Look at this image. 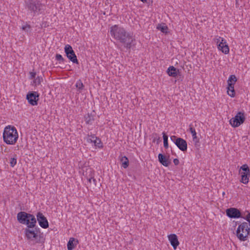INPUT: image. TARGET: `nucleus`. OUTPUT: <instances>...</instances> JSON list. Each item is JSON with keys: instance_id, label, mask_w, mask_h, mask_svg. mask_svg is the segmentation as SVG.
Returning a JSON list of instances; mask_svg holds the SVG:
<instances>
[{"instance_id": "obj_1", "label": "nucleus", "mask_w": 250, "mask_h": 250, "mask_svg": "<svg viewBox=\"0 0 250 250\" xmlns=\"http://www.w3.org/2000/svg\"><path fill=\"white\" fill-rule=\"evenodd\" d=\"M110 33L114 39L118 41L124 45V47L129 49L134 41L133 37L123 28L115 25L110 27Z\"/></svg>"}, {"instance_id": "obj_2", "label": "nucleus", "mask_w": 250, "mask_h": 250, "mask_svg": "<svg viewBox=\"0 0 250 250\" xmlns=\"http://www.w3.org/2000/svg\"><path fill=\"white\" fill-rule=\"evenodd\" d=\"M19 136L16 128L10 126H6L4 130L3 138L5 143L9 145L15 144Z\"/></svg>"}, {"instance_id": "obj_3", "label": "nucleus", "mask_w": 250, "mask_h": 250, "mask_svg": "<svg viewBox=\"0 0 250 250\" xmlns=\"http://www.w3.org/2000/svg\"><path fill=\"white\" fill-rule=\"evenodd\" d=\"M25 237L27 240L34 244L40 241L41 231L40 228L36 226L34 228H26L24 229Z\"/></svg>"}, {"instance_id": "obj_4", "label": "nucleus", "mask_w": 250, "mask_h": 250, "mask_svg": "<svg viewBox=\"0 0 250 250\" xmlns=\"http://www.w3.org/2000/svg\"><path fill=\"white\" fill-rule=\"evenodd\" d=\"M250 234V228L247 222H243L239 225L236 230V236L241 241H245Z\"/></svg>"}, {"instance_id": "obj_5", "label": "nucleus", "mask_w": 250, "mask_h": 250, "mask_svg": "<svg viewBox=\"0 0 250 250\" xmlns=\"http://www.w3.org/2000/svg\"><path fill=\"white\" fill-rule=\"evenodd\" d=\"M17 220L18 222L23 224V223H25V221L26 219H30L31 221L30 222L31 224L30 226H36L37 223V220L35 217L31 214L26 213L24 211H21L17 214Z\"/></svg>"}, {"instance_id": "obj_6", "label": "nucleus", "mask_w": 250, "mask_h": 250, "mask_svg": "<svg viewBox=\"0 0 250 250\" xmlns=\"http://www.w3.org/2000/svg\"><path fill=\"white\" fill-rule=\"evenodd\" d=\"M27 7L28 10L35 14L40 12L42 5L39 0H29L27 3Z\"/></svg>"}, {"instance_id": "obj_7", "label": "nucleus", "mask_w": 250, "mask_h": 250, "mask_svg": "<svg viewBox=\"0 0 250 250\" xmlns=\"http://www.w3.org/2000/svg\"><path fill=\"white\" fill-rule=\"evenodd\" d=\"M245 120V117L244 113L239 112L229 120L230 124L234 127H238L242 124Z\"/></svg>"}, {"instance_id": "obj_8", "label": "nucleus", "mask_w": 250, "mask_h": 250, "mask_svg": "<svg viewBox=\"0 0 250 250\" xmlns=\"http://www.w3.org/2000/svg\"><path fill=\"white\" fill-rule=\"evenodd\" d=\"M64 51L66 53L67 57L73 63H78V61L77 59L76 55L73 51L72 47L69 44L65 46Z\"/></svg>"}, {"instance_id": "obj_9", "label": "nucleus", "mask_w": 250, "mask_h": 250, "mask_svg": "<svg viewBox=\"0 0 250 250\" xmlns=\"http://www.w3.org/2000/svg\"><path fill=\"white\" fill-rule=\"evenodd\" d=\"M39 95L37 92H30L26 95V99L30 104L32 105H37L39 100Z\"/></svg>"}, {"instance_id": "obj_10", "label": "nucleus", "mask_w": 250, "mask_h": 250, "mask_svg": "<svg viewBox=\"0 0 250 250\" xmlns=\"http://www.w3.org/2000/svg\"><path fill=\"white\" fill-rule=\"evenodd\" d=\"M227 215L230 218H238L241 217V213L240 211L234 208H230L226 210Z\"/></svg>"}, {"instance_id": "obj_11", "label": "nucleus", "mask_w": 250, "mask_h": 250, "mask_svg": "<svg viewBox=\"0 0 250 250\" xmlns=\"http://www.w3.org/2000/svg\"><path fill=\"white\" fill-rule=\"evenodd\" d=\"M37 220L38 221L40 226L42 228L46 229L48 227L49 225L48 221L42 213L39 212L37 213Z\"/></svg>"}, {"instance_id": "obj_12", "label": "nucleus", "mask_w": 250, "mask_h": 250, "mask_svg": "<svg viewBox=\"0 0 250 250\" xmlns=\"http://www.w3.org/2000/svg\"><path fill=\"white\" fill-rule=\"evenodd\" d=\"M175 145L182 151L184 152L187 150V143L183 138H179V139H176Z\"/></svg>"}, {"instance_id": "obj_13", "label": "nucleus", "mask_w": 250, "mask_h": 250, "mask_svg": "<svg viewBox=\"0 0 250 250\" xmlns=\"http://www.w3.org/2000/svg\"><path fill=\"white\" fill-rule=\"evenodd\" d=\"M168 237L171 246L175 250L179 244L177 235L175 234H171L169 235Z\"/></svg>"}, {"instance_id": "obj_14", "label": "nucleus", "mask_w": 250, "mask_h": 250, "mask_svg": "<svg viewBox=\"0 0 250 250\" xmlns=\"http://www.w3.org/2000/svg\"><path fill=\"white\" fill-rule=\"evenodd\" d=\"M218 48L219 50H221L223 53H224L225 54H227L229 53V47L227 44V42H226V40L224 39V42H221L218 44Z\"/></svg>"}, {"instance_id": "obj_15", "label": "nucleus", "mask_w": 250, "mask_h": 250, "mask_svg": "<svg viewBox=\"0 0 250 250\" xmlns=\"http://www.w3.org/2000/svg\"><path fill=\"white\" fill-rule=\"evenodd\" d=\"M167 71L169 76L174 78H176L180 73L179 70L173 66H169Z\"/></svg>"}, {"instance_id": "obj_16", "label": "nucleus", "mask_w": 250, "mask_h": 250, "mask_svg": "<svg viewBox=\"0 0 250 250\" xmlns=\"http://www.w3.org/2000/svg\"><path fill=\"white\" fill-rule=\"evenodd\" d=\"M158 159L160 163L165 167L168 166L170 164V162L168 161V159L167 158L166 156L161 153L159 154Z\"/></svg>"}, {"instance_id": "obj_17", "label": "nucleus", "mask_w": 250, "mask_h": 250, "mask_svg": "<svg viewBox=\"0 0 250 250\" xmlns=\"http://www.w3.org/2000/svg\"><path fill=\"white\" fill-rule=\"evenodd\" d=\"M78 243V240H76L74 238H70L67 243L68 250H72L73 249H74Z\"/></svg>"}, {"instance_id": "obj_18", "label": "nucleus", "mask_w": 250, "mask_h": 250, "mask_svg": "<svg viewBox=\"0 0 250 250\" xmlns=\"http://www.w3.org/2000/svg\"><path fill=\"white\" fill-rule=\"evenodd\" d=\"M94 120V115L92 113H88L84 116V121L86 124L91 125Z\"/></svg>"}, {"instance_id": "obj_19", "label": "nucleus", "mask_w": 250, "mask_h": 250, "mask_svg": "<svg viewBox=\"0 0 250 250\" xmlns=\"http://www.w3.org/2000/svg\"><path fill=\"white\" fill-rule=\"evenodd\" d=\"M250 175V173L242 172L241 182L245 184H247L249 182Z\"/></svg>"}, {"instance_id": "obj_20", "label": "nucleus", "mask_w": 250, "mask_h": 250, "mask_svg": "<svg viewBox=\"0 0 250 250\" xmlns=\"http://www.w3.org/2000/svg\"><path fill=\"white\" fill-rule=\"evenodd\" d=\"M227 92L229 96L231 97H234L235 95V92L234 89V85L230 84L229 85H228L227 87Z\"/></svg>"}, {"instance_id": "obj_21", "label": "nucleus", "mask_w": 250, "mask_h": 250, "mask_svg": "<svg viewBox=\"0 0 250 250\" xmlns=\"http://www.w3.org/2000/svg\"><path fill=\"white\" fill-rule=\"evenodd\" d=\"M120 161L122 163V166L124 168H126L129 166V161L126 156H122L120 159Z\"/></svg>"}, {"instance_id": "obj_22", "label": "nucleus", "mask_w": 250, "mask_h": 250, "mask_svg": "<svg viewBox=\"0 0 250 250\" xmlns=\"http://www.w3.org/2000/svg\"><path fill=\"white\" fill-rule=\"evenodd\" d=\"M189 130L192 134L193 141L195 142V145H196V144L198 142V139L197 138L196 131L195 129L192 126H191V125L189 126Z\"/></svg>"}, {"instance_id": "obj_23", "label": "nucleus", "mask_w": 250, "mask_h": 250, "mask_svg": "<svg viewBox=\"0 0 250 250\" xmlns=\"http://www.w3.org/2000/svg\"><path fill=\"white\" fill-rule=\"evenodd\" d=\"M157 28L160 30L163 33H167L168 28L165 23L159 24L157 25Z\"/></svg>"}, {"instance_id": "obj_24", "label": "nucleus", "mask_w": 250, "mask_h": 250, "mask_svg": "<svg viewBox=\"0 0 250 250\" xmlns=\"http://www.w3.org/2000/svg\"><path fill=\"white\" fill-rule=\"evenodd\" d=\"M237 81V78L235 75H231L229 78L228 80V85H229L231 84V85H234Z\"/></svg>"}, {"instance_id": "obj_25", "label": "nucleus", "mask_w": 250, "mask_h": 250, "mask_svg": "<svg viewBox=\"0 0 250 250\" xmlns=\"http://www.w3.org/2000/svg\"><path fill=\"white\" fill-rule=\"evenodd\" d=\"M93 139H95L93 143L94 144L95 146H98V147H102V143L100 139L98 138L94 135H93Z\"/></svg>"}, {"instance_id": "obj_26", "label": "nucleus", "mask_w": 250, "mask_h": 250, "mask_svg": "<svg viewBox=\"0 0 250 250\" xmlns=\"http://www.w3.org/2000/svg\"><path fill=\"white\" fill-rule=\"evenodd\" d=\"M163 135L164 139V146L165 148L167 149L168 147V136L165 134V132L163 133Z\"/></svg>"}, {"instance_id": "obj_27", "label": "nucleus", "mask_w": 250, "mask_h": 250, "mask_svg": "<svg viewBox=\"0 0 250 250\" xmlns=\"http://www.w3.org/2000/svg\"><path fill=\"white\" fill-rule=\"evenodd\" d=\"M21 28L22 30L28 33L31 31V26L30 25L26 23L25 24L22 25Z\"/></svg>"}, {"instance_id": "obj_28", "label": "nucleus", "mask_w": 250, "mask_h": 250, "mask_svg": "<svg viewBox=\"0 0 250 250\" xmlns=\"http://www.w3.org/2000/svg\"><path fill=\"white\" fill-rule=\"evenodd\" d=\"M240 170H242L244 172H246L247 173H250V168L247 165L245 164L243 165L240 168Z\"/></svg>"}, {"instance_id": "obj_29", "label": "nucleus", "mask_w": 250, "mask_h": 250, "mask_svg": "<svg viewBox=\"0 0 250 250\" xmlns=\"http://www.w3.org/2000/svg\"><path fill=\"white\" fill-rule=\"evenodd\" d=\"M76 86L79 90L83 89V85L81 80L78 81L76 83Z\"/></svg>"}, {"instance_id": "obj_30", "label": "nucleus", "mask_w": 250, "mask_h": 250, "mask_svg": "<svg viewBox=\"0 0 250 250\" xmlns=\"http://www.w3.org/2000/svg\"><path fill=\"white\" fill-rule=\"evenodd\" d=\"M17 164V158L16 156L15 157L12 158L10 159V164L12 167H14Z\"/></svg>"}, {"instance_id": "obj_31", "label": "nucleus", "mask_w": 250, "mask_h": 250, "mask_svg": "<svg viewBox=\"0 0 250 250\" xmlns=\"http://www.w3.org/2000/svg\"><path fill=\"white\" fill-rule=\"evenodd\" d=\"M42 80V77H38L37 78H36L34 81V83H35V85H39L41 84V81Z\"/></svg>"}, {"instance_id": "obj_32", "label": "nucleus", "mask_w": 250, "mask_h": 250, "mask_svg": "<svg viewBox=\"0 0 250 250\" xmlns=\"http://www.w3.org/2000/svg\"><path fill=\"white\" fill-rule=\"evenodd\" d=\"M25 223H23V224H25L27 226L26 228H34L35 226H30V225L31 224L30 222H31V221L30 219H26V221H25Z\"/></svg>"}, {"instance_id": "obj_33", "label": "nucleus", "mask_w": 250, "mask_h": 250, "mask_svg": "<svg viewBox=\"0 0 250 250\" xmlns=\"http://www.w3.org/2000/svg\"><path fill=\"white\" fill-rule=\"evenodd\" d=\"M224 39L220 37H218L214 39L215 42L218 45L221 41L224 42Z\"/></svg>"}, {"instance_id": "obj_34", "label": "nucleus", "mask_w": 250, "mask_h": 250, "mask_svg": "<svg viewBox=\"0 0 250 250\" xmlns=\"http://www.w3.org/2000/svg\"><path fill=\"white\" fill-rule=\"evenodd\" d=\"M56 59L58 61L63 62L64 61V59L62 57V56L60 54H57L56 55Z\"/></svg>"}, {"instance_id": "obj_35", "label": "nucleus", "mask_w": 250, "mask_h": 250, "mask_svg": "<svg viewBox=\"0 0 250 250\" xmlns=\"http://www.w3.org/2000/svg\"><path fill=\"white\" fill-rule=\"evenodd\" d=\"M95 139H93V135L89 136L87 137V141L88 142L93 143Z\"/></svg>"}, {"instance_id": "obj_36", "label": "nucleus", "mask_w": 250, "mask_h": 250, "mask_svg": "<svg viewBox=\"0 0 250 250\" xmlns=\"http://www.w3.org/2000/svg\"><path fill=\"white\" fill-rule=\"evenodd\" d=\"M88 181L90 183H92V182L93 183V185L94 186H96V180L95 179H94V178H90L88 179Z\"/></svg>"}, {"instance_id": "obj_37", "label": "nucleus", "mask_w": 250, "mask_h": 250, "mask_svg": "<svg viewBox=\"0 0 250 250\" xmlns=\"http://www.w3.org/2000/svg\"><path fill=\"white\" fill-rule=\"evenodd\" d=\"M179 137H177L176 136L173 135L170 136V140L172 141L174 144L176 139H179Z\"/></svg>"}, {"instance_id": "obj_38", "label": "nucleus", "mask_w": 250, "mask_h": 250, "mask_svg": "<svg viewBox=\"0 0 250 250\" xmlns=\"http://www.w3.org/2000/svg\"><path fill=\"white\" fill-rule=\"evenodd\" d=\"M30 79H33V78H34L35 77L36 73L35 72H30Z\"/></svg>"}, {"instance_id": "obj_39", "label": "nucleus", "mask_w": 250, "mask_h": 250, "mask_svg": "<svg viewBox=\"0 0 250 250\" xmlns=\"http://www.w3.org/2000/svg\"><path fill=\"white\" fill-rule=\"evenodd\" d=\"M245 219L250 223V213H249Z\"/></svg>"}, {"instance_id": "obj_40", "label": "nucleus", "mask_w": 250, "mask_h": 250, "mask_svg": "<svg viewBox=\"0 0 250 250\" xmlns=\"http://www.w3.org/2000/svg\"><path fill=\"white\" fill-rule=\"evenodd\" d=\"M173 163L175 165L177 166L179 164V161L178 159L175 158L173 160Z\"/></svg>"}, {"instance_id": "obj_41", "label": "nucleus", "mask_w": 250, "mask_h": 250, "mask_svg": "<svg viewBox=\"0 0 250 250\" xmlns=\"http://www.w3.org/2000/svg\"><path fill=\"white\" fill-rule=\"evenodd\" d=\"M238 0H235V1H236V5L237 6H238V5H239V4H238Z\"/></svg>"}, {"instance_id": "obj_42", "label": "nucleus", "mask_w": 250, "mask_h": 250, "mask_svg": "<svg viewBox=\"0 0 250 250\" xmlns=\"http://www.w3.org/2000/svg\"><path fill=\"white\" fill-rule=\"evenodd\" d=\"M140 0L142 1L143 2H145L146 1V0Z\"/></svg>"}]
</instances>
